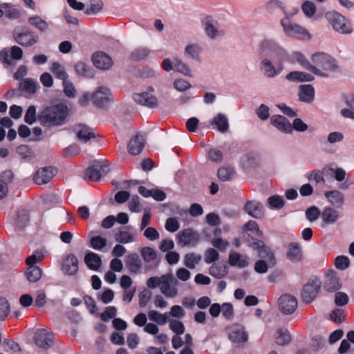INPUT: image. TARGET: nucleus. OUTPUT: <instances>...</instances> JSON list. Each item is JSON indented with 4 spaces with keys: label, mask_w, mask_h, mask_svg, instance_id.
Here are the masks:
<instances>
[{
    "label": "nucleus",
    "mask_w": 354,
    "mask_h": 354,
    "mask_svg": "<svg viewBox=\"0 0 354 354\" xmlns=\"http://www.w3.org/2000/svg\"><path fill=\"white\" fill-rule=\"evenodd\" d=\"M115 241L121 243H127L134 241V236L126 231H120L115 235Z\"/></svg>",
    "instance_id": "4d7b16f0"
},
{
    "label": "nucleus",
    "mask_w": 354,
    "mask_h": 354,
    "mask_svg": "<svg viewBox=\"0 0 354 354\" xmlns=\"http://www.w3.org/2000/svg\"><path fill=\"white\" fill-rule=\"evenodd\" d=\"M21 87L28 93H34L37 89V84L32 80L26 78L22 80Z\"/></svg>",
    "instance_id": "864d4df0"
},
{
    "label": "nucleus",
    "mask_w": 354,
    "mask_h": 354,
    "mask_svg": "<svg viewBox=\"0 0 354 354\" xmlns=\"http://www.w3.org/2000/svg\"><path fill=\"white\" fill-rule=\"evenodd\" d=\"M229 338L234 342H245L248 336L242 326L235 324L229 328Z\"/></svg>",
    "instance_id": "5701e85b"
},
{
    "label": "nucleus",
    "mask_w": 354,
    "mask_h": 354,
    "mask_svg": "<svg viewBox=\"0 0 354 354\" xmlns=\"http://www.w3.org/2000/svg\"><path fill=\"white\" fill-rule=\"evenodd\" d=\"M53 342L51 333L45 329L39 330L35 335V342L40 348L48 349L52 345Z\"/></svg>",
    "instance_id": "4468645a"
},
{
    "label": "nucleus",
    "mask_w": 354,
    "mask_h": 354,
    "mask_svg": "<svg viewBox=\"0 0 354 354\" xmlns=\"http://www.w3.org/2000/svg\"><path fill=\"white\" fill-rule=\"evenodd\" d=\"M261 69L263 70L264 74L268 77H272L276 75V69L270 61L267 59L262 60Z\"/></svg>",
    "instance_id": "09e8293b"
},
{
    "label": "nucleus",
    "mask_w": 354,
    "mask_h": 354,
    "mask_svg": "<svg viewBox=\"0 0 354 354\" xmlns=\"http://www.w3.org/2000/svg\"><path fill=\"white\" fill-rule=\"evenodd\" d=\"M325 343V339L319 335H315L310 340V346L315 351L322 348Z\"/></svg>",
    "instance_id": "338daca9"
},
{
    "label": "nucleus",
    "mask_w": 354,
    "mask_h": 354,
    "mask_svg": "<svg viewBox=\"0 0 354 354\" xmlns=\"http://www.w3.org/2000/svg\"><path fill=\"white\" fill-rule=\"evenodd\" d=\"M297 60L307 70L311 71L314 74L321 76V77H326L327 74L321 71L320 69L317 68L316 66L310 64L300 53H297L295 55Z\"/></svg>",
    "instance_id": "7c9ffc66"
},
{
    "label": "nucleus",
    "mask_w": 354,
    "mask_h": 354,
    "mask_svg": "<svg viewBox=\"0 0 354 354\" xmlns=\"http://www.w3.org/2000/svg\"><path fill=\"white\" fill-rule=\"evenodd\" d=\"M14 40L20 46L30 47L38 41V37L25 26H17L12 31Z\"/></svg>",
    "instance_id": "7ed1b4c3"
},
{
    "label": "nucleus",
    "mask_w": 354,
    "mask_h": 354,
    "mask_svg": "<svg viewBox=\"0 0 354 354\" xmlns=\"http://www.w3.org/2000/svg\"><path fill=\"white\" fill-rule=\"evenodd\" d=\"M299 88V97L301 100L306 102H309L313 100L314 97V88L311 85H301Z\"/></svg>",
    "instance_id": "72a5a7b5"
},
{
    "label": "nucleus",
    "mask_w": 354,
    "mask_h": 354,
    "mask_svg": "<svg viewBox=\"0 0 354 354\" xmlns=\"http://www.w3.org/2000/svg\"><path fill=\"white\" fill-rule=\"evenodd\" d=\"M338 218L337 211L332 207L325 209L322 213V218L326 223H335Z\"/></svg>",
    "instance_id": "a19ab883"
},
{
    "label": "nucleus",
    "mask_w": 354,
    "mask_h": 354,
    "mask_svg": "<svg viewBox=\"0 0 354 354\" xmlns=\"http://www.w3.org/2000/svg\"><path fill=\"white\" fill-rule=\"evenodd\" d=\"M244 210L248 215L254 218H261L264 216L263 205L255 200L246 201Z\"/></svg>",
    "instance_id": "2eb2a0df"
},
{
    "label": "nucleus",
    "mask_w": 354,
    "mask_h": 354,
    "mask_svg": "<svg viewBox=\"0 0 354 354\" xmlns=\"http://www.w3.org/2000/svg\"><path fill=\"white\" fill-rule=\"evenodd\" d=\"M36 119V108L33 105L30 106L25 115V122L31 124L35 122Z\"/></svg>",
    "instance_id": "0e129e2a"
},
{
    "label": "nucleus",
    "mask_w": 354,
    "mask_h": 354,
    "mask_svg": "<svg viewBox=\"0 0 354 354\" xmlns=\"http://www.w3.org/2000/svg\"><path fill=\"white\" fill-rule=\"evenodd\" d=\"M104 8L102 1H86V15H95L100 12Z\"/></svg>",
    "instance_id": "ea45409f"
},
{
    "label": "nucleus",
    "mask_w": 354,
    "mask_h": 354,
    "mask_svg": "<svg viewBox=\"0 0 354 354\" xmlns=\"http://www.w3.org/2000/svg\"><path fill=\"white\" fill-rule=\"evenodd\" d=\"M13 173L11 170H6L0 175V199L6 197L8 192V184L13 180Z\"/></svg>",
    "instance_id": "b1692460"
},
{
    "label": "nucleus",
    "mask_w": 354,
    "mask_h": 354,
    "mask_svg": "<svg viewBox=\"0 0 354 354\" xmlns=\"http://www.w3.org/2000/svg\"><path fill=\"white\" fill-rule=\"evenodd\" d=\"M68 115V108L63 103L46 106L39 111L37 120L45 127H55L65 123Z\"/></svg>",
    "instance_id": "f257e3e1"
},
{
    "label": "nucleus",
    "mask_w": 354,
    "mask_h": 354,
    "mask_svg": "<svg viewBox=\"0 0 354 354\" xmlns=\"http://www.w3.org/2000/svg\"><path fill=\"white\" fill-rule=\"evenodd\" d=\"M341 288L339 279L337 277L334 272L331 271L328 273L326 281L324 282V288L328 292H334Z\"/></svg>",
    "instance_id": "cd10ccee"
},
{
    "label": "nucleus",
    "mask_w": 354,
    "mask_h": 354,
    "mask_svg": "<svg viewBox=\"0 0 354 354\" xmlns=\"http://www.w3.org/2000/svg\"><path fill=\"white\" fill-rule=\"evenodd\" d=\"M149 52L148 48L140 46L131 52V57L136 61L143 60L149 56Z\"/></svg>",
    "instance_id": "79ce46f5"
},
{
    "label": "nucleus",
    "mask_w": 354,
    "mask_h": 354,
    "mask_svg": "<svg viewBox=\"0 0 354 354\" xmlns=\"http://www.w3.org/2000/svg\"><path fill=\"white\" fill-rule=\"evenodd\" d=\"M26 274L30 282L35 283L41 279L42 272L38 266H30L27 269Z\"/></svg>",
    "instance_id": "58836bf2"
},
{
    "label": "nucleus",
    "mask_w": 354,
    "mask_h": 354,
    "mask_svg": "<svg viewBox=\"0 0 354 354\" xmlns=\"http://www.w3.org/2000/svg\"><path fill=\"white\" fill-rule=\"evenodd\" d=\"M28 21L41 32H44L48 29V24L39 17H30Z\"/></svg>",
    "instance_id": "603ef678"
},
{
    "label": "nucleus",
    "mask_w": 354,
    "mask_h": 354,
    "mask_svg": "<svg viewBox=\"0 0 354 354\" xmlns=\"http://www.w3.org/2000/svg\"><path fill=\"white\" fill-rule=\"evenodd\" d=\"M274 266H271L268 261L259 259L254 264V270L257 273L263 274L268 271V268H273Z\"/></svg>",
    "instance_id": "6e6d98bb"
},
{
    "label": "nucleus",
    "mask_w": 354,
    "mask_h": 354,
    "mask_svg": "<svg viewBox=\"0 0 354 354\" xmlns=\"http://www.w3.org/2000/svg\"><path fill=\"white\" fill-rule=\"evenodd\" d=\"M29 221L28 212L26 210L19 211L17 213L16 218V225L18 227L22 228L28 223Z\"/></svg>",
    "instance_id": "5fc2aeb1"
},
{
    "label": "nucleus",
    "mask_w": 354,
    "mask_h": 354,
    "mask_svg": "<svg viewBox=\"0 0 354 354\" xmlns=\"http://www.w3.org/2000/svg\"><path fill=\"white\" fill-rule=\"evenodd\" d=\"M2 8L4 9V15L10 19H17L20 17L19 10L14 7H10L9 3H3Z\"/></svg>",
    "instance_id": "c03bdc74"
},
{
    "label": "nucleus",
    "mask_w": 354,
    "mask_h": 354,
    "mask_svg": "<svg viewBox=\"0 0 354 354\" xmlns=\"http://www.w3.org/2000/svg\"><path fill=\"white\" fill-rule=\"evenodd\" d=\"M75 69L80 75L86 77H91L93 76L90 68L84 62H77L75 65Z\"/></svg>",
    "instance_id": "49530a36"
},
{
    "label": "nucleus",
    "mask_w": 354,
    "mask_h": 354,
    "mask_svg": "<svg viewBox=\"0 0 354 354\" xmlns=\"http://www.w3.org/2000/svg\"><path fill=\"white\" fill-rule=\"evenodd\" d=\"M90 243L93 248L98 250H102L106 245V240L100 236L91 238Z\"/></svg>",
    "instance_id": "13d9d810"
},
{
    "label": "nucleus",
    "mask_w": 354,
    "mask_h": 354,
    "mask_svg": "<svg viewBox=\"0 0 354 354\" xmlns=\"http://www.w3.org/2000/svg\"><path fill=\"white\" fill-rule=\"evenodd\" d=\"M124 262L129 273L136 274L140 272L142 263L138 254L132 253L128 254Z\"/></svg>",
    "instance_id": "f3484780"
},
{
    "label": "nucleus",
    "mask_w": 354,
    "mask_h": 354,
    "mask_svg": "<svg viewBox=\"0 0 354 354\" xmlns=\"http://www.w3.org/2000/svg\"><path fill=\"white\" fill-rule=\"evenodd\" d=\"M291 342V336L288 329L279 328L275 333V342L279 346H286Z\"/></svg>",
    "instance_id": "c756f323"
},
{
    "label": "nucleus",
    "mask_w": 354,
    "mask_h": 354,
    "mask_svg": "<svg viewBox=\"0 0 354 354\" xmlns=\"http://www.w3.org/2000/svg\"><path fill=\"white\" fill-rule=\"evenodd\" d=\"M63 93L64 94L69 97L74 98L77 95V90L72 82L68 79L62 82Z\"/></svg>",
    "instance_id": "37998d69"
},
{
    "label": "nucleus",
    "mask_w": 354,
    "mask_h": 354,
    "mask_svg": "<svg viewBox=\"0 0 354 354\" xmlns=\"http://www.w3.org/2000/svg\"><path fill=\"white\" fill-rule=\"evenodd\" d=\"M178 281L171 272L167 273L161 277H151L148 279L147 285L149 288L159 287L160 292L167 298L176 297L178 294L176 286Z\"/></svg>",
    "instance_id": "f03ea898"
},
{
    "label": "nucleus",
    "mask_w": 354,
    "mask_h": 354,
    "mask_svg": "<svg viewBox=\"0 0 354 354\" xmlns=\"http://www.w3.org/2000/svg\"><path fill=\"white\" fill-rule=\"evenodd\" d=\"M170 328L177 335H182L185 332V326L180 321L173 319L169 322Z\"/></svg>",
    "instance_id": "680f3d73"
},
{
    "label": "nucleus",
    "mask_w": 354,
    "mask_h": 354,
    "mask_svg": "<svg viewBox=\"0 0 354 354\" xmlns=\"http://www.w3.org/2000/svg\"><path fill=\"white\" fill-rule=\"evenodd\" d=\"M204 257L205 263H211L218 260L219 254L215 249L209 248L205 251Z\"/></svg>",
    "instance_id": "bf43d9fd"
},
{
    "label": "nucleus",
    "mask_w": 354,
    "mask_h": 354,
    "mask_svg": "<svg viewBox=\"0 0 354 354\" xmlns=\"http://www.w3.org/2000/svg\"><path fill=\"white\" fill-rule=\"evenodd\" d=\"M312 62L315 65L327 71H337L339 66L336 61L329 55L324 53H317L313 55Z\"/></svg>",
    "instance_id": "423d86ee"
},
{
    "label": "nucleus",
    "mask_w": 354,
    "mask_h": 354,
    "mask_svg": "<svg viewBox=\"0 0 354 354\" xmlns=\"http://www.w3.org/2000/svg\"><path fill=\"white\" fill-rule=\"evenodd\" d=\"M57 170L53 167H44L39 169L33 176V181L38 185L48 183L55 176Z\"/></svg>",
    "instance_id": "1a4fd4ad"
},
{
    "label": "nucleus",
    "mask_w": 354,
    "mask_h": 354,
    "mask_svg": "<svg viewBox=\"0 0 354 354\" xmlns=\"http://www.w3.org/2000/svg\"><path fill=\"white\" fill-rule=\"evenodd\" d=\"M202 257L195 253H188L184 256V264L189 268L194 269L196 265L198 264L201 261Z\"/></svg>",
    "instance_id": "e433bc0d"
},
{
    "label": "nucleus",
    "mask_w": 354,
    "mask_h": 354,
    "mask_svg": "<svg viewBox=\"0 0 354 354\" xmlns=\"http://www.w3.org/2000/svg\"><path fill=\"white\" fill-rule=\"evenodd\" d=\"M212 245L221 252H225L229 245V243L221 238H214L211 241Z\"/></svg>",
    "instance_id": "e2e57ef3"
},
{
    "label": "nucleus",
    "mask_w": 354,
    "mask_h": 354,
    "mask_svg": "<svg viewBox=\"0 0 354 354\" xmlns=\"http://www.w3.org/2000/svg\"><path fill=\"white\" fill-rule=\"evenodd\" d=\"M281 24L284 32L288 36L301 39H311V35L308 30L297 24L291 23L287 20H282Z\"/></svg>",
    "instance_id": "0eeeda50"
},
{
    "label": "nucleus",
    "mask_w": 354,
    "mask_h": 354,
    "mask_svg": "<svg viewBox=\"0 0 354 354\" xmlns=\"http://www.w3.org/2000/svg\"><path fill=\"white\" fill-rule=\"evenodd\" d=\"M301 9L306 17H312L316 13L317 6L313 1H304Z\"/></svg>",
    "instance_id": "3c124183"
},
{
    "label": "nucleus",
    "mask_w": 354,
    "mask_h": 354,
    "mask_svg": "<svg viewBox=\"0 0 354 354\" xmlns=\"http://www.w3.org/2000/svg\"><path fill=\"white\" fill-rule=\"evenodd\" d=\"M93 64L101 70H108L113 64L111 58L104 53L97 52L93 55Z\"/></svg>",
    "instance_id": "dca6fc26"
},
{
    "label": "nucleus",
    "mask_w": 354,
    "mask_h": 354,
    "mask_svg": "<svg viewBox=\"0 0 354 354\" xmlns=\"http://www.w3.org/2000/svg\"><path fill=\"white\" fill-rule=\"evenodd\" d=\"M248 245L257 252V255L261 259L268 261L271 266L276 265L277 261L273 252L263 241L252 238L248 241Z\"/></svg>",
    "instance_id": "39448f33"
},
{
    "label": "nucleus",
    "mask_w": 354,
    "mask_h": 354,
    "mask_svg": "<svg viewBox=\"0 0 354 354\" xmlns=\"http://www.w3.org/2000/svg\"><path fill=\"white\" fill-rule=\"evenodd\" d=\"M109 169L106 165L101 161H96L94 165H91L85 171L86 178L90 180H99L102 176L106 174Z\"/></svg>",
    "instance_id": "9b49d317"
},
{
    "label": "nucleus",
    "mask_w": 354,
    "mask_h": 354,
    "mask_svg": "<svg viewBox=\"0 0 354 354\" xmlns=\"http://www.w3.org/2000/svg\"><path fill=\"white\" fill-rule=\"evenodd\" d=\"M62 271L68 275H75L78 271V260L73 254H69L62 263Z\"/></svg>",
    "instance_id": "6ab92c4d"
},
{
    "label": "nucleus",
    "mask_w": 354,
    "mask_h": 354,
    "mask_svg": "<svg viewBox=\"0 0 354 354\" xmlns=\"http://www.w3.org/2000/svg\"><path fill=\"white\" fill-rule=\"evenodd\" d=\"M133 100L141 105L152 108L158 106V100L156 97L149 93L143 92L141 93L134 94Z\"/></svg>",
    "instance_id": "4be33fe9"
},
{
    "label": "nucleus",
    "mask_w": 354,
    "mask_h": 354,
    "mask_svg": "<svg viewBox=\"0 0 354 354\" xmlns=\"http://www.w3.org/2000/svg\"><path fill=\"white\" fill-rule=\"evenodd\" d=\"M140 253L144 261L147 263H150L156 258V251L150 247L143 248L141 250Z\"/></svg>",
    "instance_id": "8fccbe9b"
},
{
    "label": "nucleus",
    "mask_w": 354,
    "mask_h": 354,
    "mask_svg": "<svg viewBox=\"0 0 354 354\" xmlns=\"http://www.w3.org/2000/svg\"><path fill=\"white\" fill-rule=\"evenodd\" d=\"M117 313V309L114 306H108L105 311L100 315L101 319L104 322L108 321L109 319L114 318Z\"/></svg>",
    "instance_id": "774afa93"
},
{
    "label": "nucleus",
    "mask_w": 354,
    "mask_h": 354,
    "mask_svg": "<svg viewBox=\"0 0 354 354\" xmlns=\"http://www.w3.org/2000/svg\"><path fill=\"white\" fill-rule=\"evenodd\" d=\"M325 16L333 28L337 32L340 34H351L352 32L350 23L339 13L331 11L326 12Z\"/></svg>",
    "instance_id": "20e7f679"
},
{
    "label": "nucleus",
    "mask_w": 354,
    "mask_h": 354,
    "mask_svg": "<svg viewBox=\"0 0 354 354\" xmlns=\"http://www.w3.org/2000/svg\"><path fill=\"white\" fill-rule=\"evenodd\" d=\"M278 307L283 314L290 315L297 308V299L290 294H283L278 299Z\"/></svg>",
    "instance_id": "6e6552de"
},
{
    "label": "nucleus",
    "mask_w": 354,
    "mask_h": 354,
    "mask_svg": "<svg viewBox=\"0 0 354 354\" xmlns=\"http://www.w3.org/2000/svg\"><path fill=\"white\" fill-rule=\"evenodd\" d=\"M10 313V304L8 301L3 297H0V321H4Z\"/></svg>",
    "instance_id": "a18cd8bd"
},
{
    "label": "nucleus",
    "mask_w": 354,
    "mask_h": 354,
    "mask_svg": "<svg viewBox=\"0 0 354 354\" xmlns=\"http://www.w3.org/2000/svg\"><path fill=\"white\" fill-rule=\"evenodd\" d=\"M234 174V169L230 167H222L218 171V177L223 181H227L232 179Z\"/></svg>",
    "instance_id": "de8ad7c7"
},
{
    "label": "nucleus",
    "mask_w": 354,
    "mask_h": 354,
    "mask_svg": "<svg viewBox=\"0 0 354 354\" xmlns=\"http://www.w3.org/2000/svg\"><path fill=\"white\" fill-rule=\"evenodd\" d=\"M335 267L339 270H345L349 267L350 260L346 256H338L335 260Z\"/></svg>",
    "instance_id": "052dcab7"
},
{
    "label": "nucleus",
    "mask_w": 354,
    "mask_h": 354,
    "mask_svg": "<svg viewBox=\"0 0 354 354\" xmlns=\"http://www.w3.org/2000/svg\"><path fill=\"white\" fill-rule=\"evenodd\" d=\"M95 105L102 107L110 102L113 98L110 90L104 86H99L91 97Z\"/></svg>",
    "instance_id": "f8f14e48"
},
{
    "label": "nucleus",
    "mask_w": 354,
    "mask_h": 354,
    "mask_svg": "<svg viewBox=\"0 0 354 354\" xmlns=\"http://www.w3.org/2000/svg\"><path fill=\"white\" fill-rule=\"evenodd\" d=\"M320 281L318 279H313L306 283L301 292L302 301L304 303H311L317 297L320 288Z\"/></svg>",
    "instance_id": "9d476101"
},
{
    "label": "nucleus",
    "mask_w": 354,
    "mask_h": 354,
    "mask_svg": "<svg viewBox=\"0 0 354 354\" xmlns=\"http://www.w3.org/2000/svg\"><path fill=\"white\" fill-rule=\"evenodd\" d=\"M145 140L140 134H136L129 141L127 148L129 153L132 156L140 154L145 147Z\"/></svg>",
    "instance_id": "a211bd4d"
},
{
    "label": "nucleus",
    "mask_w": 354,
    "mask_h": 354,
    "mask_svg": "<svg viewBox=\"0 0 354 354\" xmlns=\"http://www.w3.org/2000/svg\"><path fill=\"white\" fill-rule=\"evenodd\" d=\"M228 270L225 265L214 263L209 269V273L217 279H221L227 274Z\"/></svg>",
    "instance_id": "473e14b6"
},
{
    "label": "nucleus",
    "mask_w": 354,
    "mask_h": 354,
    "mask_svg": "<svg viewBox=\"0 0 354 354\" xmlns=\"http://www.w3.org/2000/svg\"><path fill=\"white\" fill-rule=\"evenodd\" d=\"M149 320L157 323L159 325H164L168 322V313L160 314L156 310H150L148 313Z\"/></svg>",
    "instance_id": "4c0bfd02"
},
{
    "label": "nucleus",
    "mask_w": 354,
    "mask_h": 354,
    "mask_svg": "<svg viewBox=\"0 0 354 354\" xmlns=\"http://www.w3.org/2000/svg\"><path fill=\"white\" fill-rule=\"evenodd\" d=\"M286 79L297 82H311L314 80V77L304 72L293 71L286 75Z\"/></svg>",
    "instance_id": "2f4dec72"
},
{
    "label": "nucleus",
    "mask_w": 354,
    "mask_h": 354,
    "mask_svg": "<svg viewBox=\"0 0 354 354\" xmlns=\"http://www.w3.org/2000/svg\"><path fill=\"white\" fill-rule=\"evenodd\" d=\"M178 243L183 246L195 245L198 240V234L190 228L185 229L178 234Z\"/></svg>",
    "instance_id": "ddd939ff"
},
{
    "label": "nucleus",
    "mask_w": 354,
    "mask_h": 354,
    "mask_svg": "<svg viewBox=\"0 0 354 354\" xmlns=\"http://www.w3.org/2000/svg\"><path fill=\"white\" fill-rule=\"evenodd\" d=\"M325 197L334 206L341 207L344 203V196L338 190L326 192Z\"/></svg>",
    "instance_id": "bb28decb"
},
{
    "label": "nucleus",
    "mask_w": 354,
    "mask_h": 354,
    "mask_svg": "<svg viewBox=\"0 0 354 354\" xmlns=\"http://www.w3.org/2000/svg\"><path fill=\"white\" fill-rule=\"evenodd\" d=\"M229 263L232 266H237L240 268H243L247 267L249 264L248 257L237 252L231 251L229 254Z\"/></svg>",
    "instance_id": "393cba45"
},
{
    "label": "nucleus",
    "mask_w": 354,
    "mask_h": 354,
    "mask_svg": "<svg viewBox=\"0 0 354 354\" xmlns=\"http://www.w3.org/2000/svg\"><path fill=\"white\" fill-rule=\"evenodd\" d=\"M271 124L277 129L288 133L292 131V127L289 120L284 116L280 115H272L270 118Z\"/></svg>",
    "instance_id": "412c9836"
},
{
    "label": "nucleus",
    "mask_w": 354,
    "mask_h": 354,
    "mask_svg": "<svg viewBox=\"0 0 354 354\" xmlns=\"http://www.w3.org/2000/svg\"><path fill=\"white\" fill-rule=\"evenodd\" d=\"M73 131L79 141L86 143L91 138H95V133L88 127L79 124L73 127Z\"/></svg>",
    "instance_id": "aec40b11"
},
{
    "label": "nucleus",
    "mask_w": 354,
    "mask_h": 354,
    "mask_svg": "<svg viewBox=\"0 0 354 354\" xmlns=\"http://www.w3.org/2000/svg\"><path fill=\"white\" fill-rule=\"evenodd\" d=\"M50 69L54 75L57 78L62 80V82L68 79V75L65 70V68L59 63L53 62Z\"/></svg>",
    "instance_id": "c9c22d12"
},
{
    "label": "nucleus",
    "mask_w": 354,
    "mask_h": 354,
    "mask_svg": "<svg viewBox=\"0 0 354 354\" xmlns=\"http://www.w3.org/2000/svg\"><path fill=\"white\" fill-rule=\"evenodd\" d=\"M84 262L88 268L93 270H97L102 264L100 256L93 252H88L85 255Z\"/></svg>",
    "instance_id": "c85d7f7f"
},
{
    "label": "nucleus",
    "mask_w": 354,
    "mask_h": 354,
    "mask_svg": "<svg viewBox=\"0 0 354 354\" xmlns=\"http://www.w3.org/2000/svg\"><path fill=\"white\" fill-rule=\"evenodd\" d=\"M180 227L178 220L176 218H169L165 223V228L167 231L171 232H176Z\"/></svg>",
    "instance_id": "69168bd1"
},
{
    "label": "nucleus",
    "mask_w": 354,
    "mask_h": 354,
    "mask_svg": "<svg viewBox=\"0 0 354 354\" xmlns=\"http://www.w3.org/2000/svg\"><path fill=\"white\" fill-rule=\"evenodd\" d=\"M212 123L216 124L218 130L221 133L227 132L229 129L227 118L223 113H219L215 117Z\"/></svg>",
    "instance_id": "f704fd0d"
},
{
    "label": "nucleus",
    "mask_w": 354,
    "mask_h": 354,
    "mask_svg": "<svg viewBox=\"0 0 354 354\" xmlns=\"http://www.w3.org/2000/svg\"><path fill=\"white\" fill-rule=\"evenodd\" d=\"M287 252V258L293 263H298L301 261L303 254L301 246L297 243H291L288 246Z\"/></svg>",
    "instance_id": "a878e982"
}]
</instances>
